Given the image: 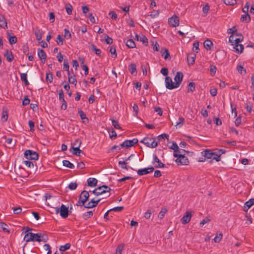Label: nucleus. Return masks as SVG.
<instances>
[{"mask_svg":"<svg viewBox=\"0 0 254 254\" xmlns=\"http://www.w3.org/2000/svg\"><path fill=\"white\" fill-rule=\"evenodd\" d=\"M70 247V244L69 243H66L64 245L61 246L60 247V251H65L67 250H68Z\"/></svg>","mask_w":254,"mask_h":254,"instance_id":"nucleus-39","label":"nucleus"},{"mask_svg":"<svg viewBox=\"0 0 254 254\" xmlns=\"http://www.w3.org/2000/svg\"><path fill=\"white\" fill-rule=\"evenodd\" d=\"M78 113L79 114L81 120H83V123H88V119L86 117V114L83 112V111H82L81 110H78Z\"/></svg>","mask_w":254,"mask_h":254,"instance_id":"nucleus-20","label":"nucleus"},{"mask_svg":"<svg viewBox=\"0 0 254 254\" xmlns=\"http://www.w3.org/2000/svg\"><path fill=\"white\" fill-rule=\"evenodd\" d=\"M165 82L166 87L167 89L172 90L176 88L175 83L172 82V80L170 77L167 76L165 78Z\"/></svg>","mask_w":254,"mask_h":254,"instance_id":"nucleus-13","label":"nucleus"},{"mask_svg":"<svg viewBox=\"0 0 254 254\" xmlns=\"http://www.w3.org/2000/svg\"><path fill=\"white\" fill-rule=\"evenodd\" d=\"M126 46L129 48H133L135 47V44L132 39H128L126 42Z\"/></svg>","mask_w":254,"mask_h":254,"instance_id":"nucleus-26","label":"nucleus"},{"mask_svg":"<svg viewBox=\"0 0 254 254\" xmlns=\"http://www.w3.org/2000/svg\"><path fill=\"white\" fill-rule=\"evenodd\" d=\"M241 20L242 21H245L247 23H248L251 21V17L248 13H246L245 14L242 15Z\"/></svg>","mask_w":254,"mask_h":254,"instance_id":"nucleus-27","label":"nucleus"},{"mask_svg":"<svg viewBox=\"0 0 254 254\" xmlns=\"http://www.w3.org/2000/svg\"><path fill=\"white\" fill-rule=\"evenodd\" d=\"M193 45V51L196 53H198L199 51V43L198 42H194Z\"/></svg>","mask_w":254,"mask_h":254,"instance_id":"nucleus-61","label":"nucleus"},{"mask_svg":"<svg viewBox=\"0 0 254 254\" xmlns=\"http://www.w3.org/2000/svg\"><path fill=\"white\" fill-rule=\"evenodd\" d=\"M183 76L184 75L182 72L178 71L176 73V74L174 78V80L175 81L174 83L176 86V88H178L181 84L183 80Z\"/></svg>","mask_w":254,"mask_h":254,"instance_id":"nucleus-10","label":"nucleus"},{"mask_svg":"<svg viewBox=\"0 0 254 254\" xmlns=\"http://www.w3.org/2000/svg\"><path fill=\"white\" fill-rule=\"evenodd\" d=\"M153 161L152 164L155 168H164L165 165L162 163L159 159L158 158L156 154L153 155Z\"/></svg>","mask_w":254,"mask_h":254,"instance_id":"nucleus-11","label":"nucleus"},{"mask_svg":"<svg viewBox=\"0 0 254 254\" xmlns=\"http://www.w3.org/2000/svg\"><path fill=\"white\" fill-rule=\"evenodd\" d=\"M24 156L29 160H37L39 158L38 154L33 150H27L24 152Z\"/></svg>","mask_w":254,"mask_h":254,"instance_id":"nucleus-6","label":"nucleus"},{"mask_svg":"<svg viewBox=\"0 0 254 254\" xmlns=\"http://www.w3.org/2000/svg\"><path fill=\"white\" fill-rule=\"evenodd\" d=\"M151 214H152V212L151 211L150 209H148L145 213H144V217L146 218V219H149L151 217Z\"/></svg>","mask_w":254,"mask_h":254,"instance_id":"nucleus-63","label":"nucleus"},{"mask_svg":"<svg viewBox=\"0 0 254 254\" xmlns=\"http://www.w3.org/2000/svg\"><path fill=\"white\" fill-rule=\"evenodd\" d=\"M69 64H68L67 60L64 59V66H63L64 70L67 71V73H68V71H69Z\"/></svg>","mask_w":254,"mask_h":254,"instance_id":"nucleus-42","label":"nucleus"},{"mask_svg":"<svg viewBox=\"0 0 254 254\" xmlns=\"http://www.w3.org/2000/svg\"><path fill=\"white\" fill-rule=\"evenodd\" d=\"M129 71L131 74L136 73V66L134 64H131L129 65Z\"/></svg>","mask_w":254,"mask_h":254,"instance_id":"nucleus-34","label":"nucleus"},{"mask_svg":"<svg viewBox=\"0 0 254 254\" xmlns=\"http://www.w3.org/2000/svg\"><path fill=\"white\" fill-rule=\"evenodd\" d=\"M8 40H9V43L11 45H12V44H14L16 43L17 42V38L15 36H10Z\"/></svg>","mask_w":254,"mask_h":254,"instance_id":"nucleus-43","label":"nucleus"},{"mask_svg":"<svg viewBox=\"0 0 254 254\" xmlns=\"http://www.w3.org/2000/svg\"><path fill=\"white\" fill-rule=\"evenodd\" d=\"M38 57L40 59L41 63L42 64H44L46 62L47 55L43 49H38Z\"/></svg>","mask_w":254,"mask_h":254,"instance_id":"nucleus-14","label":"nucleus"},{"mask_svg":"<svg viewBox=\"0 0 254 254\" xmlns=\"http://www.w3.org/2000/svg\"><path fill=\"white\" fill-rule=\"evenodd\" d=\"M235 39L236 40L235 41L234 45L239 44V43L241 42L243 40V36L242 35L236 36Z\"/></svg>","mask_w":254,"mask_h":254,"instance_id":"nucleus-54","label":"nucleus"},{"mask_svg":"<svg viewBox=\"0 0 254 254\" xmlns=\"http://www.w3.org/2000/svg\"><path fill=\"white\" fill-rule=\"evenodd\" d=\"M210 93L212 96H215L217 93V90L215 88H211L210 90Z\"/></svg>","mask_w":254,"mask_h":254,"instance_id":"nucleus-64","label":"nucleus"},{"mask_svg":"<svg viewBox=\"0 0 254 254\" xmlns=\"http://www.w3.org/2000/svg\"><path fill=\"white\" fill-rule=\"evenodd\" d=\"M159 14V12L158 10L153 11L151 12L150 14V16H151L153 18H155L157 17Z\"/></svg>","mask_w":254,"mask_h":254,"instance_id":"nucleus-60","label":"nucleus"},{"mask_svg":"<svg viewBox=\"0 0 254 254\" xmlns=\"http://www.w3.org/2000/svg\"><path fill=\"white\" fill-rule=\"evenodd\" d=\"M67 75L69 82L71 84L76 85L77 83V80L75 78V77L74 76L71 75L70 71H68V72L67 73Z\"/></svg>","mask_w":254,"mask_h":254,"instance_id":"nucleus-21","label":"nucleus"},{"mask_svg":"<svg viewBox=\"0 0 254 254\" xmlns=\"http://www.w3.org/2000/svg\"><path fill=\"white\" fill-rule=\"evenodd\" d=\"M162 56L163 57L165 60H167L169 58H170L169 50L167 49H165L164 51L162 53Z\"/></svg>","mask_w":254,"mask_h":254,"instance_id":"nucleus-38","label":"nucleus"},{"mask_svg":"<svg viewBox=\"0 0 254 254\" xmlns=\"http://www.w3.org/2000/svg\"><path fill=\"white\" fill-rule=\"evenodd\" d=\"M191 217V214L189 211H187L186 214L182 218L181 221L182 224H186L188 223Z\"/></svg>","mask_w":254,"mask_h":254,"instance_id":"nucleus-15","label":"nucleus"},{"mask_svg":"<svg viewBox=\"0 0 254 254\" xmlns=\"http://www.w3.org/2000/svg\"><path fill=\"white\" fill-rule=\"evenodd\" d=\"M109 15L114 20H116L118 17L117 14L113 11H110Z\"/></svg>","mask_w":254,"mask_h":254,"instance_id":"nucleus-62","label":"nucleus"},{"mask_svg":"<svg viewBox=\"0 0 254 254\" xmlns=\"http://www.w3.org/2000/svg\"><path fill=\"white\" fill-rule=\"evenodd\" d=\"M171 149H173L174 151V152H177L179 151V146L178 144L175 142H173L172 146L170 147Z\"/></svg>","mask_w":254,"mask_h":254,"instance_id":"nucleus-48","label":"nucleus"},{"mask_svg":"<svg viewBox=\"0 0 254 254\" xmlns=\"http://www.w3.org/2000/svg\"><path fill=\"white\" fill-rule=\"evenodd\" d=\"M77 185L76 183H70L68 185V188L70 190H75L77 188Z\"/></svg>","mask_w":254,"mask_h":254,"instance_id":"nucleus-57","label":"nucleus"},{"mask_svg":"<svg viewBox=\"0 0 254 254\" xmlns=\"http://www.w3.org/2000/svg\"><path fill=\"white\" fill-rule=\"evenodd\" d=\"M0 27L4 29L7 28V20L5 17L1 14H0Z\"/></svg>","mask_w":254,"mask_h":254,"instance_id":"nucleus-16","label":"nucleus"},{"mask_svg":"<svg viewBox=\"0 0 254 254\" xmlns=\"http://www.w3.org/2000/svg\"><path fill=\"white\" fill-rule=\"evenodd\" d=\"M127 162H126L124 160L123 161H120L119 162V166L123 169H125L127 170L128 168L127 166Z\"/></svg>","mask_w":254,"mask_h":254,"instance_id":"nucleus-29","label":"nucleus"},{"mask_svg":"<svg viewBox=\"0 0 254 254\" xmlns=\"http://www.w3.org/2000/svg\"><path fill=\"white\" fill-rule=\"evenodd\" d=\"M210 220L211 219L209 217H207L202 220V221L200 223V225L202 226L205 224L209 222Z\"/></svg>","mask_w":254,"mask_h":254,"instance_id":"nucleus-58","label":"nucleus"},{"mask_svg":"<svg viewBox=\"0 0 254 254\" xmlns=\"http://www.w3.org/2000/svg\"><path fill=\"white\" fill-rule=\"evenodd\" d=\"M237 70L239 73L244 75L246 73V69L241 65H238L237 67Z\"/></svg>","mask_w":254,"mask_h":254,"instance_id":"nucleus-30","label":"nucleus"},{"mask_svg":"<svg viewBox=\"0 0 254 254\" xmlns=\"http://www.w3.org/2000/svg\"><path fill=\"white\" fill-rule=\"evenodd\" d=\"M112 125L116 129H121V127L119 125L118 122L116 120H112Z\"/></svg>","mask_w":254,"mask_h":254,"instance_id":"nucleus-52","label":"nucleus"},{"mask_svg":"<svg viewBox=\"0 0 254 254\" xmlns=\"http://www.w3.org/2000/svg\"><path fill=\"white\" fill-rule=\"evenodd\" d=\"M138 139L137 138H133L131 140H126L120 145L122 148L123 147H130L133 146L135 144L137 143Z\"/></svg>","mask_w":254,"mask_h":254,"instance_id":"nucleus-8","label":"nucleus"},{"mask_svg":"<svg viewBox=\"0 0 254 254\" xmlns=\"http://www.w3.org/2000/svg\"><path fill=\"white\" fill-rule=\"evenodd\" d=\"M216 69H217V68H216V66H215L214 65H211L210 66V71L211 72V74L212 75H214L216 73Z\"/></svg>","mask_w":254,"mask_h":254,"instance_id":"nucleus-56","label":"nucleus"},{"mask_svg":"<svg viewBox=\"0 0 254 254\" xmlns=\"http://www.w3.org/2000/svg\"><path fill=\"white\" fill-rule=\"evenodd\" d=\"M46 80L50 83H52L53 82V74L50 71L46 73Z\"/></svg>","mask_w":254,"mask_h":254,"instance_id":"nucleus-33","label":"nucleus"},{"mask_svg":"<svg viewBox=\"0 0 254 254\" xmlns=\"http://www.w3.org/2000/svg\"><path fill=\"white\" fill-rule=\"evenodd\" d=\"M88 186L91 187H95L97 184V180L94 178H89L87 179Z\"/></svg>","mask_w":254,"mask_h":254,"instance_id":"nucleus-18","label":"nucleus"},{"mask_svg":"<svg viewBox=\"0 0 254 254\" xmlns=\"http://www.w3.org/2000/svg\"><path fill=\"white\" fill-rule=\"evenodd\" d=\"M173 155L177 158L175 161L178 165H187L189 163L188 158L185 155H177V154L174 153Z\"/></svg>","mask_w":254,"mask_h":254,"instance_id":"nucleus-5","label":"nucleus"},{"mask_svg":"<svg viewBox=\"0 0 254 254\" xmlns=\"http://www.w3.org/2000/svg\"><path fill=\"white\" fill-rule=\"evenodd\" d=\"M81 144V141L79 139H76L74 142L71 143V148L72 147H80Z\"/></svg>","mask_w":254,"mask_h":254,"instance_id":"nucleus-35","label":"nucleus"},{"mask_svg":"<svg viewBox=\"0 0 254 254\" xmlns=\"http://www.w3.org/2000/svg\"><path fill=\"white\" fill-rule=\"evenodd\" d=\"M154 170V168L153 167L145 168L138 170L137 171V173L139 176H142L153 172Z\"/></svg>","mask_w":254,"mask_h":254,"instance_id":"nucleus-12","label":"nucleus"},{"mask_svg":"<svg viewBox=\"0 0 254 254\" xmlns=\"http://www.w3.org/2000/svg\"><path fill=\"white\" fill-rule=\"evenodd\" d=\"M71 34L69 31L67 29H64V37L67 39H70L71 38Z\"/></svg>","mask_w":254,"mask_h":254,"instance_id":"nucleus-46","label":"nucleus"},{"mask_svg":"<svg viewBox=\"0 0 254 254\" xmlns=\"http://www.w3.org/2000/svg\"><path fill=\"white\" fill-rule=\"evenodd\" d=\"M111 190V189L109 187L106 185H103L96 188L92 191V192L96 195H99L103 193L109 192Z\"/></svg>","mask_w":254,"mask_h":254,"instance_id":"nucleus-4","label":"nucleus"},{"mask_svg":"<svg viewBox=\"0 0 254 254\" xmlns=\"http://www.w3.org/2000/svg\"><path fill=\"white\" fill-rule=\"evenodd\" d=\"M89 197V194L87 191H82L79 195L78 200L76 203V205L80 206H83L88 199Z\"/></svg>","mask_w":254,"mask_h":254,"instance_id":"nucleus-3","label":"nucleus"},{"mask_svg":"<svg viewBox=\"0 0 254 254\" xmlns=\"http://www.w3.org/2000/svg\"><path fill=\"white\" fill-rule=\"evenodd\" d=\"M195 88V85L194 82H190L189 83L188 87V91L193 92L194 91Z\"/></svg>","mask_w":254,"mask_h":254,"instance_id":"nucleus-36","label":"nucleus"},{"mask_svg":"<svg viewBox=\"0 0 254 254\" xmlns=\"http://www.w3.org/2000/svg\"><path fill=\"white\" fill-rule=\"evenodd\" d=\"M72 149V153L74 155L80 156V154H83V151L80 149L79 147H72L71 148Z\"/></svg>","mask_w":254,"mask_h":254,"instance_id":"nucleus-23","label":"nucleus"},{"mask_svg":"<svg viewBox=\"0 0 254 254\" xmlns=\"http://www.w3.org/2000/svg\"><path fill=\"white\" fill-rule=\"evenodd\" d=\"M179 21L180 19L179 17L176 15H174L168 19V23L169 25L173 27L179 26Z\"/></svg>","mask_w":254,"mask_h":254,"instance_id":"nucleus-9","label":"nucleus"},{"mask_svg":"<svg viewBox=\"0 0 254 254\" xmlns=\"http://www.w3.org/2000/svg\"><path fill=\"white\" fill-rule=\"evenodd\" d=\"M63 38L61 35H58L57 36V43L59 45H63Z\"/></svg>","mask_w":254,"mask_h":254,"instance_id":"nucleus-50","label":"nucleus"},{"mask_svg":"<svg viewBox=\"0 0 254 254\" xmlns=\"http://www.w3.org/2000/svg\"><path fill=\"white\" fill-rule=\"evenodd\" d=\"M152 43V45L153 46V50L156 51H158L159 49V45L157 42V41H155L154 43V41H151Z\"/></svg>","mask_w":254,"mask_h":254,"instance_id":"nucleus-55","label":"nucleus"},{"mask_svg":"<svg viewBox=\"0 0 254 254\" xmlns=\"http://www.w3.org/2000/svg\"><path fill=\"white\" fill-rule=\"evenodd\" d=\"M0 226L3 231H5L8 233L9 232V231L7 229V225L5 223L1 222L0 223Z\"/></svg>","mask_w":254,"mask_h":254,"instance_id":"nucleus-59","label":"nucleus"},{"mask_svg":"<svg viewBox=\"0 0 254 254\" xmlns=\"http://www.w3.org/2000/svg\"><path fill=\"white\" fill-rule=\"evenodd\" d=\"M204 47L207 50H209L211 49V47L213 45V43L211 40L207 39L204 42Z\"/></svg>","mask_w":254,"mask_h":254,"instance_id":"nucleus-22","label":"nucleus"},{"mask_svg":"<svg viewBox=\"0 0 254 254\" xmlns=\"http://www.w3.org/2000/svg\"><path fill=\"white\" fill-rule=\"evenodd\" d=\"M168 137L169 135L165 133L159 135L157 137L158 140L157 141L158 142V143L160 141L164 140L165 138L168 139Z\"/></svg>","mask_w":254,"mask_h":254,"instance_id":"nucleus-32","label":"nucleus"},{"mask_svg":"<svg viewBox=\"0 0 254 254\" xmlns=\"http://www.w3.org/2000/svg\"><path fill=\"white\" fill-rule=\"evenodd\" d=\"M166 212L167 209L166 208H162L158 214V217L161 219H162Z\"/></svg>","mask_w":254,"mask_h":254,"instance_id":"nucleus-45","label":"nucleus"},{"mask_svg":"<svg viewBox=\"0 0 254 254\" xmlns=\"http://www.w3.org/2000/svg\"><path fill=\"white\" fill-rule=\"evenodd\" d=\"M21 80L23 81L26 85H28L29 82L27 78V74L25 73H21L20 75Z\"/></svg>","mask_w":254,"mask_h":254,"instance_id":"nucleus-31","label":"nucleus"},{"mask_svg":"<svg viewBox=\"0 0 254 254\" xmlns=\"http://www.w3.org/2000/svg\"><path fill=\"white\" fill-rule=\"evenodd\" d=\"M35 35L37 40L39 41L42 39V35L39 30H38L36 31H35Z\"/></svg>","mask_w":254,"mask_h":254,"instance_id":"nucleus-47","label":"nucleus"},{"mask_svg":"<svg viewBox=\"0 0 254 254\" xmlns=\"http://www.w3.org/2000/svg\"><path fill=\"white\" fill-rule=\"evenodd\" d=\"M109 136L111 139H115L117 137V133L115 130L113 129L111 131H109Z\"/></svg>","mask_w":254,"mask_h":254,"instance_id":"nucleus-49","label":"nucleus"},{"mask_svg":"<svg viewBox=\"0 0 254 254\" xmlns=\"http://www.w3.org/2000/svg\"><path fill=\"white\" fill-rule=\"evenodd\" d=\"M225 4L228 5H234L236 4V0H223Z\"/></svg>","mask_w":254,"mask_h":254,"instance_id":"nucleus-41","label":"nucleus"},{"mask_svg":"<svg viewBox=\"0 0 254 254\" xmlns=\"http://www.w3.org/2000/svg\"><path fill=\"white\" fill-rule=\"evenodd\" d=\"M233 48L238 53H241L244 50V46L242 44H237L233 46Z\"/></svg>","mask_w":254,"mask_h":254,"instance_id":"nucleus-24","label":"nucleus"},{"mask_svg":"<svg viewBox=\"0 0 254 254\" xmlns=\"http://www.w3.org/2000/svg\"><path fill=\"white\" fill-rule=\"evenodd\" d=\"M209 9H210V7H209V5H208V4H205L202 8V11H203V13L204 14L203 16H206L209 10Z\"/></svg>","mask_w":254,"mask_h":254,"instance_id":"nucleus-40","label":"nucleus"},{"mask_svg":"<svg viewBox=\"0 0 254 254\" xmlns=\"http://www.w3.org/2000/svg\"><path fill=\"white\" fill-rule=\"evenodd\" d=\"M236 36L234 35V34L231 35L229 38V42L231 43V45L234 46L235 41L236 40Z\"/></svg>","mask_w":254,"mask_h":254,"instance_id":"nucleus-51","label":"nucleus"},{"mask_svg":"<svg viewBox=\"0 0 254 254\" xmlns=\"http://www.w3.org/2000/svg\"><path fill=\"white\" fill-rule=\"evenodd\" d=\"M4 56L6 57L7 61L9 62H11L13 60V56L11 51L6 50L4 54Z\"/></svg>","mask_w":254,"mask_h":254,"instance_id":"nucleus-19","label":"nucleus"},{"mask_svg":"<svg viewBox=\"0 0 254 254\" xmlns=\"http://www.w3.org/2000/svg\"><path fill=\"white\" fill-rule=\"evenodd\" d=\"M140 142L151 148H155L158 146V142L156 141L155 137H145Z\"/></svg>","mask_w":254,"mask_h":254,"instance_id":"nucleus-2","label":"nucleus"},{"mask_svg":"<svg viewBox=\"0 0 254 254\" xmlns=\"http://www.w3.org/2000/svg\"><path fill=\"white\" fill-rule=\"evenodd\" d=\"M110 52L111 53L112 57L114 58H116L117 56V54L116 53V50L115 47H111L110 48Z\"/></svg>","mask_w":254,"mask_h":254,"instance_id":"nucleus-44","label":"nucleus"},{"mask_svg":"<svg viewBox=\"0 0 254 254\" xmlns=\"http://www.w3.org/2000/svg\"><path fill=\"white\" fill-rule=\"evenodd\" d=\"M212 153H213V152H212L209 149H206L205 150L201 152V154H202V156L204 158H207V159H212V158H213Z\"/></svg>","mask_w":254,"mask_h":254,"instance_id":"nucleus-17","label":"nucleus"},{"mask_svg":"<svg viewBox=\"0 0 254 254\" xmlns=\"http://www.w3.org/2000/svg\"><path fill=\"white\" fill-rule=\"evenodd\" d=\"M24 240L27 243L29 242H46L48 240V237L46 235L41 233L35 234L30 232L25 234Z\"/></svg>","mask_w":254,"mask_h":254,"instance_id":"nucleus-1","label":"nucleus"},{"mask_svg":"<svg viewBox=\"0 0 254 254\" xmlns=\"http://www.w3.org/2000/svg\"><path fill=\"white\" fill-rule=\"evenodd\" d=\"M56 211L57 213L60 212V216L63 218H66L68 215V207L63 204H62L60 208L57 209Z\"/></svg>","mask_w":254,"mask_h":254,"instance_id":"nucleus-7","label":"nucleus"},{"mask_svg":"<svg viewBox=\"0 0 254 254\" xmlns=\"http://www.w3.org/2000/svg\"><path fill=\"white\" fill-rule=\"evenodd\" d=\"M28 125L30 127V130L32 132L34 131V127H35V124L34 123L31 121L30 120L28 121Z\"/></svg>","mask_w":254,"mask_h":254,"instance_id":"nucleus-53","label":"nucleus"},{"mask_svg":"<svg viewBox=\"0 0 254 254\" xmlns=\"http://www.w3.org/2000/svg\"><path fill=\"white\" fill-rule=\"evenodd\" d=\"M213 158L212 160H215L217 162L221 160V157H220V154L217 153V152H213Z\"/></svg>","mask_w":254,"mask_h":254,"instance_id":"nucleus-37","label":"nucleus"},{"mask_svg":"<svg viewBox=\"0 0 254 254\" xmlns=\"http://www.w3.org/2000/svg\"><path fill=\"white\" fill-rule=\"evenodd\" d=\"M93 215V211H89L85 212L83 215L82 217L83 218L86 220L88 219L91 218Z\"/></svg>","mask_w":254,"mask_h":254,"instance_id":"nucleus-25","label":"nucleus"},{"mask_svg":"<svg viewBox=\"0 0 254 254\" xmlns=\"http://www.w3.org/2000/svg\"><path fill=\"white\" fill-rule=\"evenodd\" d=\"M63 164L64 166L70 169H73L74 168V165L68 160H64L63 161Z\"/></svg>","mask_w":254,"mask_h":254,"instance_id":"nucleus-28","label":"nucleus"}]
</instances>
